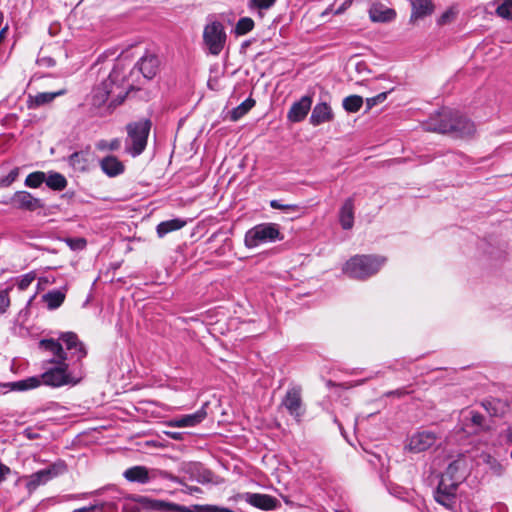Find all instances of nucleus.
Instances as JSON below:
<instances>
[{"label": "nucleus", "instance_id": "nucleus-20", "mask_svg": "<svg viewBox=\"0 0 512 512\" xmlns=\"http://www.w3.org/2000/svg\"><path fill=\"white\" fill-rule=\"evenodd\" d=\"M333 112L331 107L325 103H318L314 106L311 116H310V123L313 126H318L322 123L329 122L333 120Z\"/></svg>", "mask_w": 512, "mask_h": 512}, {"label": "nucleus", "instance_id": "nucleus-2", "mask_svg": "<svg viewBox=\"0 0 512 512\" xmlns=\"http://www.w3.org/2000/svg\"><path fill=\"white\" fill-rule=\"evenodd\" d=\"M123 68L120 64H116L108 77L97 85L92 92V103L100 107L110 97V106L121 104L126 97V88L122 86Z\"/></svg>", "mask_w": 512, "mask_h": 512}, {"label": "nucleus", "instance_id": "nucleus-22", "mask_svg": "<svg viewBox=\"0 0 512 512\" xmlns=\"http://www.w3.org/2000/svg\"><path fill=\"white\" fill-rule=\"evenodd\" d=\"M412 13L411 22L432 14L434 7L431 0H410Z\"/></svg>", "mask_w": 512, "mask_h": 512}, {"label": "nucleus", "instance_id": "nucleus-8", "mask_svg": "<svg viewBox=\"0 0 512 512\" xmlns=\"http://www.w3.org/2000/svg\"><path fill=\"white\" fill-rule=\"evenodd\" d=\"M66 471V464L63 461H58L45 469L39 470L27 477L26 480V489L29 493L34 492L39 486L46 484L48 481L57 477L58 475L64 473Z\"/></svg>", "mask_w": 512, "mask_h": 512}, {"label": "nucleus", "instance_id": "nucleus-33", "mask_svg": "<svg viewBox=\"0 0 512 512\" xmlns=\"http://www.w3.org/2000/svg\"><path fill=\"white\" fill-rule=\"evenodd\" d=\"M45 183L49 188L57 191H61L67 186L66 178L57 172L50 173L48 177H46Z\"/></svg>", "mask_w": 512, "mask_h": 512}, {"label": "nucleus", "instance_id": "nucleus-36", "mask_svg": "<svg viewBox=\"0 0 512 512\" xmlns=\"http://www.w3.org/2000/svg\"><path fill=\"white\" fill-rule=\"evenodd\" d=\"M46 180V174L42 171L30 173L25 179V185L30 188H38Z\"/></svg>", "mask_w": 512, "mask_h": 512}, {"label": "nucleus", "instance_id": "nucleus-55", "mask_svg": "<svg viewBox=\"0 0 512 512\" xmlns=\"http://www.w3.org/2000/svg\"><path fill=\"white\" fill-rule=\"evenodd\" d=\"M388 395H398L399 396V395H401V392L398 391V390L397 391H392Z\"/></svg>", "mask_w": 512, "mask_h": 512}, {"label": "nucleus", "instance_id": "nucleus-39", "mask_svg": "<svg viewBox=\"0 0 512 512\" xmlns=\"http://www.w3.org/2000/svg\"><path fill=\"white\" fill-rule=\"evenodd\" d=\"M153 508L159 511H176V512H186V508L179 506L177 504L166 503L163 501H154Z\"/></svg>", "mask_w": 512, "mask_h": 512}, {"label": "nucleus", "instance_id": "nucleus-24", "mask_svg": "<svg viewBox=\"0 0 512 512\" xmlns=\"http://www.w3.org/2000/svg\"><path fill=\"white\" fill-rule=\"evenodd\" d=\"M475 130L476 128L473 122L463 117L459 113L456 114L452 133L459 137H469L475 133Z\"/></svg>", "mask_w": 512, "mask_h": 512}, {"label": "nucleus", "instance_id": "nucleus-13", "mask_svg": "<svg viewBox=\"0 0 512 512\" xmlns=\"http://www.w3.org/2000/svg\"><path fill=\"white\" fill-rule=\"evenodd\" d=\"M59 340L65 345L66 349L71 352L72 356L76 357L78 361L82 360L86 356L87 351L85 346L74 332L61 333Z\"/></svg>", "mask_w": 512, "mask_h": 512}, {"label": "nucleus", "instance_id": "nucleus-21", "mask_svg": "<svg viewBox=\"0 0 512 512\" xmlns=\"http://www.w3.org/2000/svg\"><path fill=\"white\" fill-rule=\"evenodd\" d=\"M369 16L373 22H390L396 17V12L381 3H374L369 9Z\"/></svg>", "mask_w": 512, "mask_h": 512}, {"label": "nucleus", "instance_id": "nucleus-9", "mask_svg": "<svg viewBox=\"0 0 512 512\" xmlns=\"http://www.w3.org/2000/svg\"><path fill=\"white\" fill-rule=\"evenodd\" d=\"M456 114L457 112L450 109H442L424 124V129L430 132L452 133Z\"/></svg>", "mask_w": 512, "mask_h": 512}, {"label": "nucleus", "instance_id": "nucleus-18", "mask_svg": "<svg viewBox=\"0 0 512 512\" xmlns=\"http://www.w3.org/2000/svg\"><path fill=\"white\" fill-rule=\"evenodd\" d=\"M283 405L292 416L299 418L302 415L300 390L296 388L288 390L283 399Z\"/></svg>", "mask_w": 512, "mask_h": 512}, {"label": "nucleus", "instance_id": "nucleus-25", "mask_svg": "<svg viewBox=\"0 0 512 512\" xmlns=\"http://www.w3.org/2000/svg\"><path fill=\"white\" fill-rule=\"evenodd\" d=\"M102 171L109 177H115L124 171L123 163L115 156H107L100 162Z\"/></svg>", "mask_w": 512, "mask_h": 512}, {"label": "nucleus", "instance_id": "nucleus-44", "mask_svg": "<svg viewBox=\"0 0 512 512\" xmlns=\"http://www.w3.org/2000/svg\"><path fill=\"white\" fill-rule=\"evenodd\" d=\"M270 206L274 209L285 211H297L299 208L296 204H282L279 200H272Z\"/></svg>", "mask_w": 512, "mask_h": 512}, {"label": "nucleus", "instance_id": "nucleus-54", "mask_svg": "<svg viewBox=\"0 0 512 512\" xmlns=\"http://www.w3.org/2000/svg\"><path fill=\"white\" fill-rule=\"evenodd\" d=\"M188 489H189L190 493H194V492H199L200 491V489L198 487H189Z\"/></svg>", "mask_w": 512, "mask_h": 512}, {"label": "nucleus", "instance_id": "nucleus-31", "mask_svg": "<svg viewBox=\"0 0 512 512\" xmlns=\"http://www.w3.org/2000/svg\"><path fill=\"white\" fill-rule=\"evenodd\" d=\"M49 310L59 308L65 300V293L60 290H52L42 296Z\"/></svg>", "mask_w": 512, "mask_h": 512}, {"label": "nucleus", "instance_id": "nucleus-3", "mask_svg": "<svg viewBox=\"0 0 512 512\" xmlns=\"http://www.w3.org/2000/svg\"><path fill=\"white\" fill-rule=\"evenodd\" d=\"M55 365V367L44 372L41 375V379L38 377H30L20 381L7 383L5 386L9 387L10 390L13 391H26L38 387L41 381L45 385L52 387H59L70 383H75L70 377L67 363H59Z\"/></svg>", "mask_w": 512, "mask_h": 512}, {"label": "nucleus", "instance_id": "nucleus-30", "mask_svg": "<svg viewBox=\"0 0 512 512\" xmlns=\"http://www.w3.org/2000/svg\"><path fill=\"white\" fill-rule=\"evenodd\" d=\"M186 225V221L182 219H171L163 221L157 225L156 231L159 237H164L166 234L179 230Z\"/></svg>", "mask_w": 512, "mask_h": 512}, {"label": "nucleus", "instance_id": "nucleus-14", "mask_svg": "<svg viewBox=\"0 0 512 512\" xmlns=\"http://www.w3.org/2000/svg\"><path fill=\"white\" fill-rule=\"evenodd\" d=\"M11 204L17 209L27 211H35L43 207L41 200L27 191H17L11 198Z\"/></svg>", "mask_w": 512, "mask_h": 512}, {"label": "nucleus", "instance_id": "nucleus-26", "mask_svg": "<svg viewBox=\"0 0 512 512\" xmlns=\"http://www.w3.org/2000/svg\"><path fill=\"white\" fill-rule=\"evenodd\" d=\"M136 67L145 78L151 79L156 74L158 61L156 57L152 55L144 56L138 61Z\"/></svg>", "mask_w": 512, "mask_h": 512}, {"label": "nucleus", "instance_id": "nucleus-29", "mask_svg": "<svg viewBox=\"0 0 512 512\" xmlns=\"http://www.w3.org/2000/svg\"><path fill=\"white\" fill-rule=\"evenodd\" d=\"M491 5L495 7V14L506 21H512V0H493Z\"/></svg>", "mask_w": 512, "mask_h": 512}, {"label": "nucleus", "instance_id": "nucleus-48", "mask_svg": "<svg viewBox=\"0 0 512 512\" xmlns=\"http://www.w3.org/2000/svg\"><path fill=\"white\" fill-rule=\"evenodd\" d=\"M10 468L3 463H0V483L5 479V477L10 474Z\"/></svg>", "mask_w": 512, "mask_h": 512}, {"label": "nucleus", "instance_id": "nucleus-12", "mask_svg": "<svg viewBox=\"0 0 512 512\" xmlns=\"http://www.w3.org/2000/svg\"><path fill=\"white\" fill-rule=\"evenodd\" d=\"M39 347L51 354L53 357L49 360L52 364L66 363L67 354L63 349L61 341L55 339H42L39 342Z\"/></svg>", "mask_w": 512, "mask_h": 512}, {"label": "nucleus", "instance_id": "nucleus-43", "mask_svg": "<svg viewBox=\"0 0 512 512\" xmlns=\"http://www.w3.org/2000/svg\"><path fill=\"white\" fill-rule=\"evenodd\" d=\"M468 414L469 416L466 418L470 420L473 426H475V430L483 426L484 417L481 414L474 411H469Z\"/></svg>", "mask_w": 512, "mask_h": 512}, {"label": "nucleus", "instance_id": "nucleus-28", "mask_svg": "<svg viewBox=\"0 0 512 512\" xmlns=\"http://www.w3.org/2000/svg\"><path fill=\"white\" fill-rule=\"evenodd\" d=\"M124 477L131 482L147 483L149 482L148 470L144 466H134L124 472Z\"/></svg>", "mask_w": 512, "mask_h": 512}, {"label": "nucleus", "instance_id": "nucleus-32", "mask_svg": "<svg viewBox=\"0 0 512 512\" xmlns=\"http://www.w3.org/2000/svg\"><path fill=\"white\" fill-rule=\"evenodd\" d=\"M255 100L252 98H248L243 101L240 105L235 107L231 113L230 118L232 121H237L241 117H243L248 111H250L255 106Z\"/></svg>", "mask_w": 512, "mask_h": 512}, {"label": "nucleus", "instance_id": "nucleus-15", "mask_svg": "<svg viewBox=\"0 0 512 512\" xmlns=\"http://www.w3.org/2000/svg\"><path fill=\"white\" fill-rule=\"evenodd\" d=\"M66 93L67 89L62 87L54 92H41L36 95L29 94L26 101L27 107L29 109H37L53 102L57 97L63 96Z\"/></svg>", "mask_w": 512, "mask_h": 512}, {"label": "nucleus", "instance_id": "nucleus-6", "mask_svg": "<svg viewBox=\"0 0 512 512\" xmlns=\"http://www.w3.org/2000/svg\"><path fill=\"white\" fill-rule=\"evenodd\" d=\"M227 34L224 25L217 20L209 21L203 29V44L207 53L218 56L225 47Z\"/></svg>", "mask_w": 512, "mask_h": 512}, {"label": "nucleus", "instance_id": "nucleus-7", "mask_svg": "<svg viewBox=\"0 0 512 512\" xmlns=\"http://www.w3.org/2000/svg\"><path fill=\"white\" fill-rule=\"evenodd\" d=\"M279 226L275 223H262L249 229L244 238L247 248H255L261 244L281 240Z\"/></svg>", "mask_w": 512, "mask_h": 512}, {"label": "nucleus", "instance_id": "nucleus-56", "mask_svg": "<svg viewBox=\"0 0 512 512\" xmlns=\"http://www.w3.org/2000/svg\"><path fill=\"white\" fill-rule=\"evenodd\" d=\"M169 479H171L174 482L180 483V480L177 477L170 476Z\"/></svg>", "mask_w": 512, "mask_h": 512}, {"label": "nucleus", "instance_id": "nucleus-41", "mask_svg": "<svg viewBox=\"0 0 512 512\" xmlns=\"http://www.w3.org/2000/svg\"><path fill=\"white\" fill-rule=\"evenodd\" d=\"M386 98H387L386 92H382L374 97L367 98L366 99L367 111L370 110L372 107L384 102L386 100Z\"/></svg>", "mask_w": 512, "mask_h": 512}, {"label": "nucleus", "instance_id": "nucleus-17", "mask_svg": "<svg viewBox=\"0 0 512 512\" xmlns=\"http://www.w3.org/2000/svg\"><path fill=\"white\" fill-rule=\"evenodd\" d=\"M207 416L204 407L193 414L182 415L167 422L169 427H194L201 423Z\"/></svg>", "mask_w": 512, "mask_h": 512}, {"label": "nucleus", "instance_id": "nucleus-37", "mask_svg": "<svg viewBox=\"0 0 512 512\" xmlns=\"http://www.w3.org/2000/svg\"><path fill=\"white\" fill-rule=\"evenodd\" d=\"M254 28V21L249 17L240 18L236 24L235 32L237 35H244Z\"/></svg>", "mask_w": 512, "mask_h": 512}, {"label": "nucleus", "instance_id": "nucleus-35", "mask_svg": "<svg viewBox=\"0 0 512 512\" xmlns=\"http://www.w3.org/2000/svg\"><path fill=\"white\" fill-rule=\"evenodd\" d=\"M69 163L74 169L85 171L88 166L87 154L84 152H75L70 155Z\"/></svg>", "mask_w": 512, "mask_h": 512}, {"label": "nucleus", "instance_id": "nucleus-42", "mask_svg": "<svg viewBox=\"0 0 512 512\" xmlns=\"http://www.w3.org/2000/svg\"><path fill=\"white\" fill-rule=\"evenodd\" d=\"M35 279V274L30 272L20 277L18 280V288L20 290L27 289Z\"/></svg>", "mask_w": 512, "mask_h": 512}, {"label": "nucleus", "instance_id": "nucleus-38", "mask_svg": "<svg viewBox=\"0 0 512 512\" xmlns=\"http://www.w3.org/2000/svg\"><path fill=\"white\" fill-rule=\"evenodd\" d=\"M121 141L118 138L108 140H100L96 143V148L100 151H116L120 148Z\"/></svg>", "mask_w": 512, "mask_h": 512}, {"label": "nucleus", "instance_id": "nucleus-16", "mask_svg": "<svg viewBox=\"0 0 512 512\" xmlns=\"http://www.w3.org/2000/svg\"><path fill=\"white\" fill-rule=\"evenodd\" d=\"M312 105V97L305 95L301 97V99L291 106L290 110L288 111L287 118L289 121L293 123L300 122L305 119L308 112L311 109Z\"/></svg>", "mask_w": 512, "mask_h": 512}, {"label": "nucleus", "instance_id": "nucleus-57", "mask_svg": "<svg viewBox=\"0 0 512 512\" xmlns=\"http://www.w3.org/2000/svg\"><path fill=\"white\" fill-rule=\"evenodd\" d=\"M3 20H4L3 13L0 12V26L2 25Z\"/></svg>", "mask_w": 512, "mask_h": 512}, {"label": "nucleus", "instance_id": "nucleus-51", "mask_svg": "<svg viewBox=\"0 0 512 512\" xmlns=\"http://www.w3.org/2000/svg\"><path fill=\"white\" fill-rule=\"evenodd\" d=\"M8 32V26L6 25L4 28H2L0 30V43L3 41V39L5 38L6 34Z\"/></svg>", "mask_w": 512, "mask_h": 512}, {"label": "nucleus", "instance_id": "nucleus-1", "mask_svg": "<svg viewBox=\"0 0 512 512\" xmlns=\"http://www.w3.org/2000/svg\"><path fill=\"white\" fill-rule=\"evenodd\" d=\"M467 463L464 457L449 463L446 471L442 474L437 489L434 493L436 502L447 509L453 510L457 503V489L465 479Z\"/></svg>", "mask_w": 512, "mask_h": 512}, {"label": "nucleus", "instance_id": "nucleus-27", "mask_svg": "<svg viewBox=\"0 0 512 512\" xmlns=\"http://www.w3.org/2000/svg\"><path fill=\"white\" fill-rule=\"evenodd\" d=\"M184 470L191 474V478L199 483H207L212 479L210 471L205 470L199 463H188L185 465Z\"/></svg>", "mask_w": 512, "mask_h": 512}, {"label": "nucleus", "instance_id": "nucleus-45", "mask_svg": "<svg viewBox=\"0 0 512 512\" xmlns=\"http://www.w3.org/2000/svg\"><path fill=\"white\" fill-rule=\"evenodd\" d=\"M66 242L73 250H81L86 246V240L83 238H69Z\"/></svg>", "mask_w": 512, "mask_h": 512}, {"label": "nucleus", "instance_id": "nucleus-5", "mask_svg": "<svg viewBox=\"0 0 512 512\" xmlns=\"http://www.w3.org/2000/svg\"><path fill=\"white\" fill-rule=\"evenodd\" d=\"M150 128L149 120H141L127 125L126 151L133 157L140 155L145 150Z\"/></svg>", "mask_w": 512, "mask_h": 512}, {"label": "nucleus", "instance_id": "nucleus-53", "mask_svg": "<svg viewBox=\"0 0 512 512\" xmlns=\"http://www.w3.org/2000/svg\"><path fill=\"white\" fill-rule=\"evenodd\" d=\"M506 439L509 443H512V430H508L506 433Z\"/></svg>", "mask_w": 512, "mask_h": 512}, {"label": "nucleus", "instance_id": "nucleus-11", "mask_svg": "<svg viewBox=\"0 0 512 512\" xmlns=\"http://www.w3.org/2000/svg\"><path fill=\"white\" fill-rule=\"evenodd\" d=\"M437 440V436L431 431H420L415 433L409 440L410 451L419 453L429 449Z\"/></svg>", "mask_w": 512, "mask_h": 512}, {"label": "nucleus", "instance_id": "nucleus-10", "mask_svg": "<svg viewBox=\"0 0 512 512\" xmlns=\"http://www.w3.org/2000/svg\"><path fill=\"white\" fill-rule=\"evenodd\" d=\"M235 499L245 500L250 505L262 509V510H273L278 505V500L275 497L266 494L259 493H243L235 496Z\"/></svg>", "mask_w": 512, "mask_h": 512}, {"label": "nucleus", "instance_id": "nucleus-19", "mask_svg": "<svg viewBox=\"0 0 512 512\" xmlns=\"http://www.w3.org/2000/svg\"><path fill=\"white\" fill-rule=\"evenodd\" d=\"M472 457L477 465H486L490 470L498 474L501 472V466L491 454V448L487 446L485 449L477 448Z\"/></svg>", "mask_w": 512, "mask_h": 512}, {"label": "nucleus", "instance_id": "nucleus-4", "mask_svg": "<svg viewBox=\"0 0 512 512\" xmlns=\"http://www.w3.org/2000/svg\"><path fill=\"white\" fill-rule=\"evenodd\" d=\"M386 259L376 255H356L344 265L343 271L351 278L366 279L376 274Z\"/></svg>", "mask_w": 512, "mask_h": 512}, {"label": "nucleus", "instance_id": "nucleus-23", "mask_svg": "<svg viewBox=\"0 0 512 512\" xmlns=\"http://www.w3.org/2000/svg\"><path fill=\"white\" fill-rule=\"evenodd\" d=\"M339 221L343 229L349 230L354 224V201L348 198L343 203L339 212Z\"/></svg>", "mask_w": 512, "mask_h": 512}, {"label": "nucleus", "instance_id": "nucleus-47", "mask_svg": "<svg viewBox=\"0 0 512 512\" xmlns=\"http://www.w3.org/2000/svg\"><path fill=\"white\" fill-rule=\"evenodd\" d=\"M454 16L455 13L452 10H447L438 19V24L445 25L449 23L454 18Z\"/></svg>", "mask_w": 512, "mask_h": 512}, {"label": "nucleus", "instance_id": "nucleus-46", "mask_svg": "<svg viewBox=\"0 0 512 512\" xmlns=\"http://www.w3.org/2000/svg\"><path fill=\"white\" fill-rule=\"evenodd\" d=\"M10 305V299L8 297V289L0 292V313L5 312V310Z\"/></svg>", "mask_w": 512, "mask_h": 512}, {"label": "nucleus", "instance_id": "nucleus-52", "mask_svg": "<svg viewBox=\"0 0 512 512\" xmlns=\"http://www.w3.org/2000/svg\"><path fill=\"white\" fill-rule=\"evenodd\" d=\"M18 176V170L17 169H14L12 170L9 175H8V178L10 179V181H14L16 179V177Z\"/></svg>", "mask_w": 512, "mask_h": 512}, {"label": "nucleus", "instance_id": "nucleus-34", "mask_svg": "<svg viewBox=\"0 0 512 512\" xmlns=\"http://www.w3.org/2000/svg\"><path fill=\"white\" fill-rule=\"evenodd\" d=\"M343 108L349 113L358 112L363 105V98L359 95H350L343 99Z\"/></svg>", "mask_w": 512, "mask_h": 512}, {"label": "nucleus", "instance_id": "nucleus-49", "mask_svg": "<svg viewBox=\"0 0 512 512\" xmlns=\"http://www.w3.org/2000/svg\"><path fill=\"white\" fill-rule=\"evenodd\" d=\"M24 435L28 438V439H36L38 437V434L37 433H34L32 431V429L30 428H27L24 430Z\"/></svg>", "mask_w": 512, "mask_h": 512}, {"label": "nucleus", "instance_id": "nucleus-50", "mask_svg": "<svg viewBox=\"0 0 512 512\" xmlns=\"http://www.w3.org/2000/svg\"><path fill=\"white\" fill-rule=\"evenodd\" d=\"M166 434L174 440H181L182 439V433L180 432H166Z\"/></svg>", "mask_w": 512, "mask_h": 512}, {"label": "nucleus", "instance_id": "nucleus-40", "mask_svg": "<svg viewBox=\"0 0 512 512\" xmlns=\"http://www.w3.org/2000/svg\"><path fill=\"white\" fill-rule=\"evenodd\" d=\"M275 2L276 0H250L248 6L250 9L264 10L272 7Z\"/></svg>", "mask_w": 512, "mask_h": 512}]
</instances>
